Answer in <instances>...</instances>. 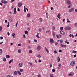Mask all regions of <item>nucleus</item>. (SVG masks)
Here are the masks:
<instances>
[{
	"instance_id": "nucleus-1",
	"label": "nucleus",
	"mask_w": 77,
	"mask_h": 77,
	"mask_svg": "<svg viewBox=\"0 0 77 77\" xmlns=\"http://www.w3.org/2000/svg\"><path fill=\"white\" fill-rule=\"evenodd\" d=\"M70 65L71 66H74L75 65V61L74 60L72 61L70 63Z\"/></svg>"
},
{
	"instance_id": "nucleus-2",
	"label": "nucleus",
	"mask_w": 77,
	"mask_h": 77,
	"mask_svg": "<svg viewBox=\"0 0 77 77\" xmlns=\"http://www.w3.org/2000/svg\"><path fill=\"white\" fill-rule=\"evenodd\" d=\"M74 11V8H71V9H69V12L70 13H71L72 12H73Z\"/></svg>"
},
{
	"instance_id": "nucleus-3",
	"label": "nucleus",
	"mask_w": 77,
	"mask_h": 77,
	"mask_svg": "<svg viewBox=\"0 0 77 77\" xmlns=\"http://www.w3.org/2000/svg\"><path fill=\"white\" fill-rule=\"evenodd\" d=\"M64 29L65 30H71V28H70L69 26L66 27Z\"/></svg>"
},
{
	"instance_id": "nucleus-4",
	"label": "nucleus",
	"mask_w": 77,
	"mask_h": 77,
	"mask_svg": "<svg viewBox=\"0 0 77 77\" xmlns=\"http://www.w3.org/2000/svg\"><path fill=\"white\" fill-rule=\"evenodd\" d=\"M60 45L61 47H63L64 48H65L66 47V45H63L62 44H60Z\"/></svg>"
},
{
	"instance_id": "nucleus-5",
	"label": "nucleus",
	"mask_w": 77,
	"mask_h": 77,
	"mask_svg": "<svg viewBox=\"0 0 77 77\" xmlns=\"http://www.w3.org/2000/svg\"><path fill=\"white\" fill-rule=\"evenodd\" d=\"M2 3H4V4H7L8 3V1H6L5 0H2L1 1Z\"/></svg>"
},
{
	"instance_id": "nucleus-6",
	"label": "nucleus",
	"mask_w": 77,
	"mask_h": 77,
	"mask_svg": "<svg viewBox=\"0 0 77 77\" xmlns=\"http://www.w3.org/2000/svg\"><path fill=\"white\" fill-rule=\"evenodd\" d=\"M17 5H18V7H19L20 8V7H21V6H22V5H23V4H22V3H21V2H19V3H18Z\"/></svg>"
},
{
	"instance_id": "nucleus-7",
	"label": "nucleus",
	"mask_w": 77,
	"mask_h": 77,
	"mask_svg": "<svg viewBox=\"0 0 77 77\" xmlns=\"http://www.w3.org/2000/svg\"><path fill=\"white\" fill-rule=\"evenodd\" d=\"M19 67H22L23 66V64L22 63H19Z\"/></svg>"
},
{
	"instance_id": "nucleus-8",
	"label": "nucleus",
	"mask_w": 77,
	"mask_h": 77,
	"mask_svg": "<svg viewBox=\"0 0 77 77\" xmlns=\"http://www.w3.org/2000/svg\"><path fill=\"white\" fill-rule=\"evenodd\" d=\"M50 42L51 43H54V41L53 39L51 38L50 39Z\"/></svg>"
},
{
	"instance_id": "nucleus-9",
	"label": "nucleus",
	"mask_w": 77,
	"mask_h": 77,
	"mask_svg": "<svg viewBox=\"0 0 77 77\" xmlns=\"http://www.w3.org/2000/svg\"><path fill=\"white\" fill-rule=\"evenodd\" d=\"M38 20L40 23H41L42 22V18L40 17L39 18Z\"/></svg>"
},
{
	"instance_id": "nucleus-10",
	"label": "nucleus",
	"mask_w": 77,
	"mask_h": 77,
	"mask_svg": "<svg viewBox=\"0 0 77 77\" xmlns=\"http://www.w3.org/2000/svg\"><path fill=\"white\" fill-rule=\"evenodd\" d=\"M14 13L13 14L15 15V14H16L17 13V11H16V8H15L14 9Z\"/></svg>"
},
{
	"instance_id": "nucleus-11",
	"label": "nucleus",
	"mask_w": 77,
	"mask_h": 77,
	"mask_svg": "<svg viewBox=\"0 0 77 77\" xmlns=\"http://www.w3.org/2000/svg\"><path fill=\"white\" fill-rule=\"evenodd\" d=\"M67 3L69 5L71 4V2L69 0H67Z\"/></svg>"
},
{
	"instance_id": "nucleus-12",
	"label": "nucleus",
	"mask_w": 77,
	"mask_h": 77,
	"mask_svg": "<svg viewBox=\"0 0 77 77\" xmlns=\"http://www.w3.org/2000/svg\"><path fill=\"white\" fill-rule=\"evenodd\" d=\"M41 48V47L40 46H39L37 48V50H40Z\"/></svg>"
},
{
	"instance_id": "nucleus-13",
	"label": "nucleus",
	"mask_w": 77,
	"mask_h": 77,
	"mask_svg": "<svg viewBox=\"0 0 77 77\" xmlns=\"http://www.w3.org/2000/svg\"><path fill=\"white\" fill-rule=\"evenodd\" d=\"M60 13H59L58 14V15L57 16V18H59V19H60Z\"/></svg>"
},
{
	"instance_id": "nucleus-14",
	"label": "nucleus",
	"mask_w": 77,
	"mask_h": 77,
	"mask_svg": "<svg viewBox=\"0 0 77 77\" xmlns=\"http://www.w3.org/2000/svg\"><path fill=\"white\" fill-rule=\"evenodd\" d=\"M14 75H17L18 74V72L15 71L14 72Z\"/></svg>"
},
{
	"instance_id": "nucleus-15",
	"label": "nucleus",
	"mask_w": 77,
	"mask_h": 77,
	"mask_svg": "<svg viewBox=\"0 0 77 77\" xmlns=\"http://www.w3.org/2000/svg\"><path fill=\"white\" fill-rule=\"evenodd\" d=\"M45 51L47 52V53H49L48 50L47 49V48H46L45 47Z\"/></svg>"
},
{
	"instance_id": "nucleus-16",
	"label": "nucleus",
	"mask_w": 77,
	"mask_h": 77,
	"mask_svg": "<svg viewBox=\"0 0 77 77\" xmlns=\"http://www.w3.org/2000/svg\"><path fill=\"white\" fill-rule=\"evenodd\" d=\"M60 33L62 35H65V32H63L62 30L60 31Z\"/></svg>"
},
{
	"instance_id": "nucleus-17",
	"label": "nucleus",
	"mask_w": 77,
	"mask_h": 77,
	"mask_svg": "<svg viewBox=\"0 0 77 77\" xmlns=\"http://www.w3.org/2000/svg\"><path fill=\"white\" fill-rule=\"evenodd\" d=\"M12 62H13V59L11 60L9 62V64H10V63H12Z\"/></svg>"
},
{
	"instance_id": "nucleus-18",
	"label": "nucleus",
	"mask_w": 77,
	"mask_h": 77,
	"mask_svg": "<svg viewBox=\"0 0 77 77\" xmlns=\"http://www.w3.org/2000/svg\"><path fill=\"white\" fill-rule=\"evenodd\" d=\"M6 57L8 59H9L10 57V56L9 55H7L6 56Z\"/></svg>"
},
{
	"instance_id": "nucleus-19",
	"label": "nucleus",
	"mask_w": 77,
	"mask_h": 77,
	"mask_svg": "<svg viewBox=\"0 0 77 77\" xmlns=\"http://www.w3.org/2000/svg\"><path fill=\"white\" fill-rule=\"evenodd\" d=\"M28 33L29 32L27 31L26 30L25 31V33L26 34V35H28Z\"/></svg>"
},
{
	"instance_id": "nucleus-20",
	"label": "nucleus",
	"mask_w": 77,
	"mask_h": 77,
	"mask_svg": "<svg viewBox=\"0 0 77 77\" xmlns=\"http://www.w3.org/2000/svg\"><path fill=\"white\" fill-rule=\"evenodd\" d=\"M17 72L18 73V74L20 75H21V72H20L19 71H17Z\"/></svg>"
},
{
	"instance_id": "nucleus-21",
	"label": "nucleus",
	"mask_w": 77,
	"mask_h": 77,
	"mask_svg": "<svg viewBox=\"0 0 77 77\" xmlns=\"http://www.w3.org/2000/svg\"><path fill=\"white\" fill-rule=\"evenodd\" d=\"M39 35V33H38L37 34V35H36V37H37V38H41V37L39 36V35Z\"/></svg>"
},
{
	"instance_id": "nucleus-22",
	"label": "nucleus",
	"mask_w": 77,
	"mask_h": 77,
	"mask_svg": "<svg viewBox=\"0 0 77 77\" xmlns=\"http://www.w3.org/2000/svg\"><path fill=\"white\" fill-rule=\"evenodd\" d=\"M52 30H55V29H56V27L53 26L52 28Z\"/></svg>"
},
{
	"instance_id": "nucleus-23",
	"label": "nucleus",
	"mask_w": 77,
	"mask_h": 77,
	"mask_svg": "<svg viewBox=\"0 0 77 77\" xmlns=\"http://www.w3.org/2000/svg\"><path fill=\"white\" fill-rule=\"evenodd\" d=\"M15 34L14 33H12V35L13 38H15Z\"/></svg>"
},
{
	"instance_id": "nucleus-24",
	"label": "nucleus",
	"mask_w": 77,
	"mask_h": 77,
	"mask_svg": "<svg viewBox=\"0 0 77 77\" xmlns=\"http://www.w3.org/2000/svg\"><path fill=\"white\" fill-rule=\"evenodd\" d=\"M28 64L30 65L31 66H33V64H32V63H31L30 62H28Z\"/></svg>"
},
{
	"instance_id": "nucleus-25",
	"label": "nucleus",
	"mask_w": 77,
	"mask_h": 77,
	"mask_svg": "<svg viewBox=\"0 0 77 77\" xmlns=\"http://www.w3.org/2000/svg\"><path fill=\"white\" fill-rule=\"evenodd\" d=\"M38 30L39 32H41L42 31V28H40L38 29Z\"/></svg>"
},
{
	"instance_id": "nucleus-26",
	"label": "nucleus",
	"mask_w": 77,
	"mask_h": 77,
	"mask_svg": "<svg viewBox=\"0 0 77 77\" xmlns=\"http://www.w3.org/2000/svg\"><path fill=\"white\" fill-rule=\"evenodd\" d=\"M3 60L4 61V62H6V58H3Z\"/></svg>"
},
{
	"instance_id": "nucleus-27",
	"label": "nucleus",
	"mask_w": 77,
	"mask_h": 77,
	"mask_svg": "<svg viewBox=\"0 0 77 77\" xmlns=\"http://www.w3.org/2000/svg\"><path fill=\"white\" fill-rule=\"evenodd\" d=\"M21 49H18V53H21Z\"/></svg>"
},
{
	"instance_id": "nucleus-28",
	"label": "nucleus",
	"mask_w": 77,
	"mask_h": 77,
	"mask_svg": "<svg viewBox=\"0 0 77 77\" xmlns=\"http://www.w3.org/2000/svg\"><path fill=\"white\" fill-rule=\"evenodd\" d=\"M69 6L68 7V8H70L72 6V4H70L69 5Z\"/></svg>"
},
{
	"instance_id": "nucleus-29",
	"label": "nucleus",
	"mask_w": 77,
	"mask_h": 77,
	"mask_svg": "<svg viewBox=\"0 0 77 77\" xmlns=\"http://www.w3.org/2000/svg\"><path fill=\"white\" fill-rule=\"evenodd\" d=\"M60 58H59V57H57V61L58 62H60Z\"/></svg>"
},
{
	"instance_id": "nucleus-30",
	"label": "nucleus",
	"mask_w": 77,
	"mask_h": 77,
	"mask_svg": "<svg viewBox=\"0 0 77 77\" xmlns=\"http://www.w3.org/2000/svg\"><path fill=\"white\" fill-rule=\"evenodd\" d=\"M24 71V69H20V72H23V71Z\"/></svg>"
},
{
	"instance_id": "nucleus-31",
	"label": "nucleus",
	"mask_w": 77,
	"mask_h": 77,
	"mask_svg": "<svg viewBox=\"0 0 77 77\" xmlns=\"http://www.w3.org/2000/svg\"><path fill=\"white\" fill-rule=\"evenodd\" d=\"M30 14H27V17H30Z\"/></svg>"
},
{
	"instance_id": "nucleus-32",
	"label": "nucleus",
	"mask_w": 77,
	"mask_h": 77,
	"mask_svg": "<svg viewBox=\"0 0 77 77\" xmlns=\"http://www.w3.org/2000/svg\"><path fill=\"white\" fill-rule=\"evenodd\" d=\"M9 21L10 22H12L13 21V19L12 18H11L9 19Z\"/></svg>"
},
{
	"instance_id": "nucleus-33",
	"label": "nucleus",
	"mask_w": 77,
	"mask_h": 77,
	"mask_svg": "<svg viewBox=\"0 0 77 77\" xmlns=\"http://www.w3.org/2000/svg\"><path fill=\"white\" fill-rule=\"evenodd\" d=\"M2 52H3V51H2V49H0V53L1 54H2Z\"/></svg>"
},
{
	"instance_id": "nucleus-34",
	"label": "nucleus",
	"mask_w": 77,
	"mask_h": 77,
	"mask_svg": "<svg viewBox=\"0 0 77 77\" xmlns=\"http://www.w3.org/2000/svg\"><path fill=\"white\" fill-rule=\"evenodd\" d=\"M29 53H32V52H33V51L31 50H30L29 51Z\"/></svg>"
},
{
	"instance_id": "nucleus-35",
	"label": "nucleus",
	"mask_w": 77,
	"mask_h": 77,
	"mask_svg": "<svg viewBox=\"0 0 77 77\" xmlns=\"http://www.w3.org/2000/svg\"><path fill=\"white\" fill-rule=\"evenodd\" d=\"M37 57H38L39 58H41V56L39 55H37Z\"/></svg>"
},
{
	"instance_id": "nucleus-36",
	"label": "nucleus",
	"mask_w": 77,
	"mask_h": 77,
	"mask_svg": "<svg viewBox=\"0 0 77 77\" xmlns=\"http://www.w3.org/2000/svg\"><path fill=\"white\" fill-rule=\"evenodd\" d=\"M50 77H54V76H53V74H51L50 75Z\"/></svg>"
},
{
	"instance_id": "nucleus-37",
	"label": "nucleus",
	"mask_w": 77,
	"mask_h": 77,
	"mask_svg": "<svg viewBox=\"0 0 77 77\" xmlns=\"http://www.w3.org/2000/svg\"><path fill=\"white\" fill-rule=\"evenodd\" d=\"M28 48H29V49H30L32 48L30 46H27Z\"/></svg>"
},
{
	"instance_id": "nucleus-38",
	"label": "nucleus",
	"mask_w": 77,
	"mask_h": 77,
	"mask_svg": "<svg viewBox=\"0 0 77 77\" xmlns=\"http://www.w3.org/2000/svg\"><path fill=\"white\" fill-rule=\"evenodd\" d=\"M58 66H59V67H61V66H62V64H61V63H60L58 65Z\"/></svg>"
},
{
	"instance_id": "nucleus-39",
	"label": "nucleus",
	"mask_w": 77,
	"mask_h": 77,
	"mask_svg": "<svg viewBox=\"0 0 77 77\" xmlns=\"http://www.w3.org/2000/svg\"><path fill=\"white\" fill-rule=\"evenodd\" d=\"M77 53V51H74V50L73 51H72V53Z\"/></svg>"
},
{
	"instance_id": "nucleus-40",
	"label": "nucleus",
	"mask_w": 77,
	"mask_h": 77,
	"mask_svg": "<svg viewBox=\"0 0 77 77\" xmlns=\"http://www.w3.org/2000/svg\"><path fill=\"white\" fill-rule=\"evenodd\" d=\"M8 25H7V27H9V23L8 22Z\"/></svg>"
},
{
	"instance_id": "nucleus-41",
	"label": "nucleus",
	"mask_w": 77,
	"mask_h": 77,
	"mask_svg": "<svg viewBox=\"0 0 77 77\" xmlns=\"http://www.w3.org/2000/svg\"><path fill=\"white\" fill-rule=\"evenodd\" d=\"M23 37L24 38H26V35L25 34L23 35Z\"/></svg>"
},
{
	"instance_id": "nucleus-42",
	"label": "nucleus",
	"mask_w": 77,
	"mask_h": 77,
	"mask_svg": "<svg viewBox=\"0 0 77 77\" xmlns=\"http://www.w3.org/2000/svg\"><path fill=\"white\" fill-rule=\"evenodd\" d=\"M60 30H63V27H60Z\"/></svg>"
},
{
	"instance_id": "nucleus-43",
	"label": "nucleus",
	"mask_w": 77,
	"mask_h": 77,
	"mask_svg": "<svg viewBox=\"0 0 77 77\" xmlns=\"http://www.w3.org/2000/svg\"><path fill=\"white\" fill-rule=\"evenodd\" d=\"M2 26H0V31H2Z\"/></svg>"
},
{
	"instance_id": "nucleus-44",
	"label": "nucleus",
	"mask_w": 77,
	"mask_h": 77,
	"mask_svg": "<svg viewBox=\"0 0 77 77\" xmlns=\"http://www.w3.org/2000/svg\"><path fill=\"white\" fill-rule=\"evenodd\" d=\"M15 0H11V3H13V2H14V1H15Z\"/></svg>"
},
{
	"instance_id": "nucleus-45",
	"label": "nucleus",
	"mask_w": 77,
	"mask_h": 77,
	"mask_svg": "<svg viewBox=\"0 0 77 77\" xmlns=\"http://www.w3.org/2000/svg\"><path fill=\"white\" fill-rule=\"evenodd\" d=\"M74 25L75 26H76V27H77V23H75L74 24Z\"/></svg>"
},
{
	"instance_id": "nucleus-46",
	"label": "nucleus",
	"mask_w": 77,
	"mask_h": 77,
	"mask_svg": "<svg viewBox=\"0 0 77 77\" xmlns=\"http://www.w3.org/2000/svg\"><path fill=\"white\" fill-rule=\"evenodd\" d=\"M37 76H38V77H41V75H40V74H38L37 75Z\"/></svg>"
},
{
	"instance_id": "nucleus-47",
	"label": "nucleus",
	"mask_w": 77,
	"mask_h": 77,
	"mask_svg": "<svg viewBox=\"0 0 77 77\" xmlns=\"http://www.w3.org/2000/svg\"><path fill=\"white\" fill-rule=\"evenodd\" d=\"M17 46H21V44H18L17 45Z\"/></svg>"
},
{
	"instance_id": "nucleus-48",
	"label": "nucleus",
	"mask_w": 77,
	"mask_h": 77,
	"mask_svg": "<svg viewBox=\"0 0 77 77\" xmlns=\"http://www.w3.org/2000/svg\"><path fill=\"white\" fill-rule=\"evenodd\" d=\"M58 35L59 38H61V36H62L61 35L59 34Z\"/></svg>"
},
{
	"instance_id": "nucleus-49",
	"label": "nucleus",
	"mask_w": 77,
	"mask_h": 77,
	"mask_svg": "<svg viewBox=\"0 0 77 77\" xmlns=\"http://www.w3.org/2000/svg\"><path fill=\"white\" fill-rule=\"evenodd\" d=\"M52 72H55V69H52Z\"/></svg>"
},
{
	"instance_id": "nucleus-50",
	"label": "nucleus",
	"mask_w": 77,
	"mask_h": 77,
	"mask_svg": "<svg viewBox=\"0 0 77 77\" xmlns=\"http://www.w3.org/2000/svg\"><path fill=\"white\" fill-rule=\"evenodd\" d=\"M63 40H61L60 41V43H63Z\"/></svg>"
},
{
	"instance_id": "nucleus-51",
	"label": "nucleus",
	"mask_w": 77,
	"mask_h": 77,
	"mask_svg": "<svg viewBox=\"0 0 77 77\" xmlns=\"http://www.w3.org/2000/svg\"><path fill=\"white\" fill-rule=\"evenodd\" d=\"M34 41L35 42H37V40H36V39H35Z\"/></svg>"
},
{
	"instance_id": "nucleus-52",
	"label": "nucleus",
	"mask_w": 77,
	"mask_h": 77,
	"mask_svg": "<svg viewBox=\"0 0 77 77\" xmlns=\"http://www.w3.org/2000/svg\"><path fill=\"white\" fill-rule=\"evenodd\" d=\"M54 53H55V54H56L57 53V51H54Z\"/></svg>"
},
{
	"instance_id": "nucleus-53",
	"label": "nucleus",
	"mask_w": 77,
	"mask_h": 77,
	"mask_svg": "<svg viewBox=\"0 0 77 77\" xmlns=\"http://www.w3.org/2000/svg\"><path fill=\"white\" fill-rule=\"evenodd\" d=\"M7 34H8V36H9V35H10V33H9V32H8Z\"/></svg>"
},
{
	"instance_id": "nucleus-54",
	"label": "nucleus",
	"mask_w": 77,
	"mask_h": 77,
	"mask_svg": "<svg viewBox=\"0 0 77 77\" xmlns=\"http://www.w3.org/2000/svg\"><path fill=\"white\" fill-rule=\"evenodd\" d=\"M58 43H57V42H56L55 43V45H57Z\"/></svg>"
},
{
	"instance_id": "nucleus-55",
	"label": "nucleus",
	"mask_w": 77,
	"mask_h": 77,
	"mask_svg": "<svg viewBox=\"0 0 77 77\" xmlns=\"http://www.w3.org/2000/svg\"><path fill=\"white\" fill-rule=\"evenodd\" d=\"M27 30L28 31H29V30H30V28H27Z\"/></svg>"
},
{
	"instance_id": "nucleus-56",
	"label": "nucleus",
	"mask_w": 77,
	"mask_h": 77,
	"mask_svg": "<svg viewBox=\"0 0 77 77\" xmlns=\"http://www.w3.org/2000/svg\"><path fill=\"white\" fill-rule=\"evenodd\" d=\"M49 64L50 68H51V67L52 66V65L51 64Z\"/></svg>"
},
{
	"instance_id": "nucleus-57",
	"label": "nucleus",
	"mask_w": 77,
	"mask_h": 77,
	"mask_svg": "<svg viewBox=\"0 0 77 77\" xmlns=\"http://www.w3.org/2000/svg\"><path fill=\"white\" fill-rule=\"evenodd\" d=\"M59 51L60 53H61V52H62V50H60Z\"/></svg>"
},
{
	"instance_id": "nucleus-58",
	"label": "nucleus",
	"mask_w": 77,
	"mask_h": 77,
	"mask_svg": "<svg viewBox=\"0 0 77 77\" xmlns=\"http://www.w3.org/2000/svg\"><path fill=\"white\" fill-rule=\"evenodd\" d=\"M20 11V9L19 8H17V11Z\"/></svg>"
},
{
	"instance_id": "nucleus-59",
	"label": "nucleus",
	"mask_w": 77,
	"mask_h": 77,
	"mask_svg": "<svg viewBox=\"0 0 77 77\" xmlns=\"http://www.w3.org/2000/svg\"><path fill=\"white\" fill-rule=\"evenodd\" d=\"M56 36H57V38H59V35H56Z\"/></svg>"
},
{
	"instance_id": "nucleus-60",
	"label": "nucleus",
	"mask_w": 77,
	"mask_h": 77,
	"mask_svg": "<svg viewBox=\"0 0 77 77\" xmlns=\"http://www.w3.org/2000/svg\"><path fill=\"white\" fill-rule=\"evenodd\" d=\"M7 22H8V21L7 20H5V23H6Z\"/></svg>"
},
{
	"instance_id": "nucleus-61",
	"label": "nucleus",
	"mask_w": 77,
	"mask_h": 77,
	"mask_svg": "<svg viewBox=\"0 0 77 77\" xmlns=\"http://www.w3.org/2000/svg\"><path fill=\"white\" fill-rule=\"evenodd\" d=\"M0 38L1 39H3V38L2 37H0Z\"/></svg>"
},
{
	"instance_id": "nucleus-62",
	"label": "nucleus",
	"mask_w": 77,
	"mask_h": 77,
	"mask_svg": "<svg viewBox=\"0 0 77 77\" xmlns=\"http://www.w3.org/2000/svg\"><path fill=\"white\" fill-rule=\"evenodd\" d=\"M75 12H77V9H75Z\"/></svg>"
},
{
	"instance_id": "nucleus-63",
	"label": "nucleus",
	"mask_w": 77,
	"mask_h": 77,
	"mask_svg": "<svg viewBox=\"0 0 77 77\" xmlns=\"http://www.w3.org/2000/svg\"><path fill=\"white\" fill-rule=\"evenodd\" d=\"M24 12H26V9H24Z\"/></svg>"
},
{
	"instance_id": "nucleus-64",
	"label": "nucleus",
	"mask_w": 77,
	"mask_h": 77,
	"mask_svg": "<svg viewBox=\"0 0 77 77\" xmlns=\"http://www.w3.org/2000/svg\"><path fill=\"white\" fill-rule=\"evenodd\" d=\"M6 77H10V76L9 75H7V76H6Z\"/></svg>"
}]
</instances>
